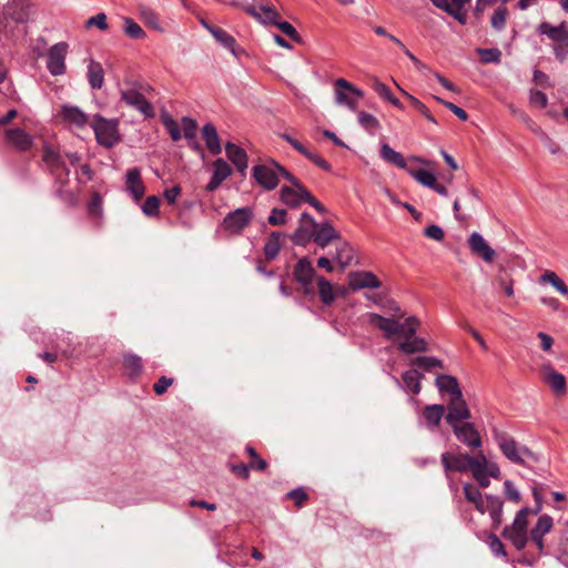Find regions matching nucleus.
<instances>
[{
  "label": "nucleus",
  "mask_w": 568,
  "mask_h": 568,
  "mask_svg": "<svg viewBox=\"0 0 568 568\" xmlns=\"http://www.w3.org/2000/svg\"><path fill=\"white\" fill-rule=\"evenodd\" d=\"M316 281L322 303L327 306L331 305L335 300L332 283L323 276L316 277Z\"/></svg>",
  "instance_id": "obj_41"
},
{
  "label": "nucleus",
  "mask_w": 568,
  "mask_h": 568,
  "mask_svg": "<svg viewBox=\"0 0 568 568\" xmlns=\"http://www.w3.org/2000/svg\"><path fill=\"white\" fill-rule=\"evenodd\" d=\"M91 128L98 144L106 149H112L121 142L118 119H105L100 114H95Z\"/></svg>",
  "instance_id": "obj_2"
},
{
  "label": "nucleus",
  "mask_w": 568,
  "mask_h": 568,
  "mask_svg": "<svg viewBox=\"0 0 568 568\" xmlns=\"http://www.w3.org/2000/svg\"><path fill=\"white\" fill-rule=\"evenodd\" d=\"M254 217L252 207L243 206L229 212L222 221L225 231L233 234H241L248 226Z\"/></svg>",
  "instance_id": "obj_7"
},
{
  "label": "nucleus",
  "mask_w": 568,
  "mask_h": 568,
  "mask_svg": "<svg viewBox=\"0 0 568 568\" xmlns=\"http://www.w3.org/2000/svg\"><path fill=\"white\" fill-rule=\"evenodd\" d=\"M487 499V513L493 521L495 529L499 528L503 523V508L504 501L499 496L486 495Z\"/></svg>",
  "instance_id": "obj_26"
},
{
  "label": "nucleus",
  "mask_w": 568,
  "mask_h": 568,
  "mask_svg": "<svg viewBox=\"0 0 568 568\" xmlns=\"http://www.w3.org/2000/svg\"><path fill=\"white\" fill-rule=\"evenodd\" d=\"M245 452L252 458V462L248 463V465L251 466L252 469H255L258 471H263L266 469V467H267L266 460H264L263 458H261L258 456L257 452L255 450V448L253 446L246 445Z\"/></svg>",
  "instance_id": "obj_54"
},
{
  "label": "nucleus",
  "mask_w": 568,
  "mask_h": 568,
  "mask_svg": "<svg viewBox=\"0 0 568 568\" xmlns=\"http://www.w3.org/2000/svg\"><path fill=\"white\" fill-rule=\"evenodd\" d=\"M316 271L307 256L301 257L293 267V280L297 284H304L308 281H314Z\"/></svg>",
  "instance_id": "obj_21"
},
{
  "label": "nucleus",
  "mask_w": 568,
  "mask_h": 568,
  "mask_svg": "<svg viewBox=\"0 0 568 568\" xmlns=\"http://www.w3.org/2000/svg\"><path fill=\"white\" fill-rule=\"evenodd\" d=\"M68 43L58 42L53 44L47 53V69L53 77L65 73V57L68 53Z\"/></svg>",
  "instance_id": "obj_8"
},
{
  "label": "nucleus",
  "mask_w": 568,
  "mask_h": 568,
  "mask_svg": "<svg viewBox=\"0 0 568 568\" xmlns=\"http://www.w3.org/2000/svg\"><path fill=\"white\" fill-rule=\"evenodd\" d=\"M488 545H489L491 552L495 556H500V557L507 556L504 544L500 541V539L496 535L491 534L489 536Z\"/></svg>",
  "instance_id": "obj_62"
},
{
  "label": "nucleus",
  "mask_w": 568,
  "mask_h": 568,
  "mask_svg": "<svg viewBox=\"0 0 568 568\" xmlns=\"http://www.w3.org/2000/svg\"><path fill=\"white\" fill-rule=\"evenodd\" d=\"M160 209V199L155 195L148 196L142 205V212L149 216H158Z\"/></svg>",
  "instance_id": "obj_55"
},
{
  "label": "nucleus",
  "mask_w": 568,
  "mask_h": 568,
  "mask_svg": "<svg viewBox=\"0 0 568 568\" xmlns=\"http://www.w3.org/2000/svg\"><path fill=\"white\" fill-rule=\"evenodd\" d=\"M458 442L469 448H479L483 445L481 437L473 423H463L452 427Z\"/></svg>",
  "instance_id": "obj_11"
},
{
  "label": "nucleus",
  "mask_w": 568,
  "mask_h": 568,
  "mask_svg": "<svg viewBox=\"0 0 568 568\" xmlns=\"http://www.w3.org/2000/svg\"><path fill=\"white\" fill-rule=\"evenodd\" d=\"M121 100L129 106L141 112L145 118L154 116L152 104L136 89L121 90Z\"/></svg>",
  "instance_id": "obj_9"
},
{
  "label": "nucleus",
  "mask_w": 568,
  "mask_h": 568,
  "mask_svg": "<svg viewBox=\"0 0 568 568\" xmlns=\"http://www.w3.org/2000/svg\"><path fill=\"white\" fill-rule=\"evenodd\" d=\"M280 138L286 141L295 151H297L300 154L304 155L306 159L312 161L320 169L326 172L332 171V165L323 156H321L317 153L311 152L291 134L283 132L280 134Z\"/></svg>",
  "instance_id": "obj_13"
},
{
  "label": "nucleus",
  "mask_w": 568,
  "mask_h": 568,
  "mask_svg": "<svg viewBox=\"0 0 568 568\" xmlns=\"http://www.w3.org/2000/svg\"><path fill=\"white\" fill-rule=\"evenodd\" d=\"M283 165L273 159H270L263 164H257L252 168V175L254 180L265 190L272 191L277 187L280 176L284 178Z\"/></svg>",
  "instance_id": "obj_4"
},
{
  "label": "nucleus",
  "mask_w": 568,
  "mask_h": 568,
  "mask_svg": "<svg viewBox=\"0 0 568 568\" xmlns=\"http://www.w3.org/2000/svg\"><path fill=\"white\" fill-rule=\"evenodd\" d=\"M345 90L346 89H343L342 87L335 85V101L337 104L346 105L348 109L354 111L356 109V102L349 99Z\"/></svg>",
  "instance_id": "obj_59"
},
{
  "label": "nucleus",
  "mask_w": 568,
  "mask_h": 568,
  "mask_svg": "<svg viewBox=\"0 0 568 568\" xmlns=\"http://www.w3.org/2000/svg\"><path fill=\"white\" fill-rule=\"evenodd\" d=\"M545 379L547 384L557 395H564L566 393V378L562 374L552 369L551 366H545Z\"/></svg>",
  "instance_id": "obj_32"
},
{
  "label": "nucleus",
  "mask_w": 568,
  "mask_h": 568,
  "mask_svg": "<svg viewBox=\"0 0 568 568\" xmlns=\"http://www.w3.org/2000/svg\"><path fill=\"white\" fill-rule=\"evenodd\" d=\"M373 88H374V91L381 98L385 99L386 101H388L390 104H393L397 109H400V110L404 109L402 102L397 98L394 97V94L392 93L390 89L385 83L379 82V81H375Z\"/></svg>",
  "instance_id": "obj_47"
},
{
  "label": "nucleus",
  "mask_w": 568,
  "mask_h": 568,
  "mask_svg": "<svg viewBox=\"0 0 568 568\" xmlns=\"http://www.w3.org/2000/svg\"><path fill=\"white\" fill-rule=\"evenodd\" d=\"M493 437L498 448L508 460L516 465L528 466L526 460L521 457V447L518 446V443L511 435L494 427Z\"/></svg>",
  "instance_id": "obj_5"
},
{
  "label": "nucleus",
  "mask_w": 568,
  "mask_h": 568,
  "mask_svg": "<svg viewBox=\"0 0 568 568\" xmlns=\"http://www.w3.org/2000/svg\"><path fill=\"white\" fill-rule=\"evenodd\" d=\"M477 54L480 58L483 63H500L501 61V51L498 48H478L476 49Z\"/></svg>",
  "instance_id": "obj_52"
},
{
  "label": "nucleus",
  "mask_w": 568,
  "mask_h": 568,
  "mask_svg": "<svg viewBox=\"0 0 568 568\" xmlns=\"http://www.w3.org/2000/svg\"><path fill=\"white\" fill-rule=\"evenodd\" d=\"M162 122L173 141L181 140V138H182L181 129L171 116H169V115L164 116Z\"/></svg>",
  "instance_id": "obj_58"
},
{
  "label": "nucleus",
  "mask_w": 568,
  "mask_h": 568,
  "mask_svg": "<svg viewBox=\"0 0 568 568\" xmlns=\"http://www.w3.org/2000/svg\"><path fill=\"white\" fill-rule=\"evenodd\" d=\"M405 339L397 344V349L405 354L412 355L415 353H425L429 349L428 343L425 338L416 336H404Z\"/></svg>",
  "instance_id": "obj_24"
},
{
  "label": "nucleus",
  "mask_w": 568,
  "mask_h": 568,
  "mask_svg": "<svg viewBox=\"0 0 568 568\" xmlns=\"http://www.w3.org/2000/svg\"><path fill=\"white\" fill-rule=\"evenodd\" d=\"M554 527V520L549 515H541L535 526L531 528L529 535L544 537Z\"/></svg>",
  "instance_id": "obj_46"
},
{
  "label": "nucleus",
  "mask_w": 568,
  "mask_h": 568,
  "mask_svg": "<svg viewBox=\"0 0 568 568\" xmlns=\"http://www.w3.org/2000/svg\"><path fill=\"white\" fill-rule=\"evenodd\" d=\"M280 199L283 204L291 209H297L301 206V201L298 197V191L295 186L284 185L280 190Z\"/></svg>",
  "instance_id": "obj_39"
},
{
  "label": "nucleus",
  "mask_w": 568,
  "mask_h": 568,
  "mask_svg": "<svg viewBox=\"0 0 568 568\" xmlns=\"http://www.w3.org/2000/svg\"><path fill=\"white\" fill-rule=\"evenodd\" d=\"M435 384L439 393H447L450 398L459 399L463 395L457 378L452 375H438L435 379Z\"/></svg>",
  "instance_id": "obj_25"
},
{
  "label": "nucleus",
  "mask_w": 568,
  "mask_h": 568,
  "mask_svg": "<svg viewBox=\"0 0 568 568\" xmlns=\"http://www.w3.org/2000/svg\"><path fill=\"white\" fill-rule=\"evenodd\" d=\"M275 27H277L284 34L291 38L295 42L301 41V36L296 31V29L287 21H282L281 19L276 22Z\"/></svg>",
  "instance_id": "obj_61"
},
{
  "label": "nucleus",
  "mask_w": 568,
  "mask_h": 568,
  "mask_svg": "<svg viewBox=\"0 0 568 568\" xmlns=\"http://www.w3.org/2000/svg\"><path fill=\"white\" fill-rule=\"evenodd\" d=\"M537 31L542 36H547L556 43L568 42V27L565 21L557 27L550 24L549 22H541L538 26Z\"/></svg>",
  "instance_id": "obj_23"
},
{
  "label": "nucleus",
  "mask_w": 568,
  "mask_h": 568,
  "mask_svg": "<svg viewBox=\"0 0 568 568\" xmlns=\"http://www.w3.org/2000/svg\"><path fill=\"white\" fill-rule=\"evenodd\" d=\"M341 234L329 222L317 223L314 227V242L321 248L326 247L332 241L339 240Z\"/></svg>",
  "instance_id": "obj_20"
},
{
  "label": "nucleus",
  "mask_w": 568,
  "mask_h": 568,
  "mask_svg": "<svg viewBox=\"0 0 568 568\" xmlns=\"http://www.w3.org/2000/svg\"><path fill=\"white\" fill-rule=\"evenodd\" d=\"M507 17H508L507 7H505V6L498 7L494 11L491 19H490V24H491L493 29L498 32L503 31L506 27Z\"/></svg>",
  "instance_id": "obj_51"
},
{
  "label": "nucleus",
  "mask_w": 568,
  "mask_h": 568,
  "mask_svg": "<svg viewBox=\"0 0 568 568\" xmlns=\"http://www.w3.org/2000/svg\"><path fill=\"white\" fill-rule=\"evenodd\" d=\"M123 366L130 381H136L143 371L142 358L135 354L128 353L123 355Z\"/></svg>",
  "instance_id": "obj_28"
},
{
  "label": "nucleus",
  "mask_w": 568,
  "mask_h": 568,
  "mask_svg": "<svg viewBox=\"0 0 568 568\" xmlns=\"http://www.w3.org/2000/svg\"><path fill=\"white\" fill-rule=\"evenodd\" d=\"M478 460V454L470 456L468 453L452 454L445 452L440 455V462L444 467L446 477H449V473H467L471 471L473 467L476 466Z\"/></svg>",
  "instance_id": "obj_6"
},
{
  "label": "nucleus",
  "mask_w": 568,
  "mask_h": 568,
  "mask_svg": "<svg viewBox=\"0 0 568 568\" xmlns=\"http://www.w3.org/2000/svg\"><path fill=\"white\" fill-rule=\"evenodd\" d=\"M4 139L7 143L21 152L30 150L33 145V138L21 128L6 130Z\"/></svg>",
  "instance_id": "obj_15"
},
{
  "label": "nucleus",
  "mask_w": 568,
  "mask_h": 568,
  "mask_svg": "<svg viewBox=\"0 0 568 568\" xmlns=\"http://www.w3.org/2000/svg\"><path fill=\"white\" fill-rule=\"evenodd\" d=\"M333 260L338 263L341 271H344L353 264L355 260V251L347 242H342L336 246Z\"/></svg>",
  "instance_id": "obj_30"
},
{
  "label": "nucleus",
  "mask_w": 568,
  "mask_h": 568,
  "mask_svg": "<svg viewBox=\"0 0 568 568\" xmlns=\"http://www.w3.org/2000/svg\"><path fill=\"white\" fill-rule=\"evenodd\" d=\"M214 39L225 49L230 50L231 53L235 57L239 55L236 41L233 36L226 32L224 29H220V31L214 32Z\"/></svg>",
  "instance_id": "obj_45"
},
{
  "label": "nucleus",
  "mask_w": 568,
  "mask_h": 568,
  "mask_svg": "<svg viewBox=\"0 0 568 568\" xmlns=\"http://www.w3.org/2000/svg\"><path fill=\"white\" fill-rule=\"evenodd\" d=\"M468 247L473 255L480 257L486 263H491L495 257V250L488 244L478 232H473L468 237Z\"/></svg>",
  "instance_id": "obj_12"
},
{
  "label": "nucleus",
  "mask_w": 568,
  "mask_h": 568,
  "mask_svg": "<svg viewBox=\"0 0 568 568\" xmlns=\"http://www.w3.org/2000/svg\"><path fill=\"white\" fill-rule=\"evenodd\" d=\"M182 130L186 140H194L196 138L197 123L194 119L184 116L182 118Z\"/></svg>",
  "instance_id": "obj_57"
},
{
  "label": "nucleus",
  "mask_w": 568,
  "mask_h": 568,
  "mask_svg": "<svg viewBox=\"0 0 568 568\" xmlns=\"http://www.w3.org/2000/svg\"><path fill=\"white\" fill-rule=\"evenodd\" d=\"M471 417L470 409L464 399V396L459 399L450 398L447 405V414L445 416L447 424L453 427L462 424L463 420H467Z\"/></svg>",
  "instance_id": "obj_10"
},
{
  "label": "nucleus",
  "mask_w": 568,
  "mask_h": 568,
  "mask_svg": "<svg viewBox=\"0 0 568 568\" xmlns=\"http://www.w3.org/2000/svg\"><path fill=\"white\" fill-rule=\"evenodd\" d=\"M434 99L442 103L443 105H445L448 110H450L459 120L462 121H467L468 120V114L467 112L462 109L460 106L454 104L453 102H449V101H446L439 97H436L434 95Z\"/></svg>",
  "instance_id": "obj_60"
},
{
  "label": "nucleus",
  "mask_w": 568,
  "mask_h": 568,
  "mask_svg": "<svg viewBox=\"0 0 568 568\" xmlns=\"http://www.w3.org/2000/svg\"><path fill=\"white\" fill-rule=\"evenodd\" d=\"M530 515L529 507L520 508L511 525L505 526L501 535L504 538L511 541L517 550H524L528 544V516Z\"/></svg>",
  "instance_id": "obj_3"
},
{
  "label": "nucleus",
  "mask_w": 568,
  "mask_h": 568,
  "mask_svg": "<svg viewBox=\"0 0 568 568\" xmlns=\"http://www.w3.org/2000/svg\"><path fill=\"white\" fill-rule=\"evenodd\" d=\"M496 282L504 290L506 296H514V281L504 267H500L496 275Z\"/></svg>",
  "instance_id": "obj_53"
},
{
  "label": "nucleus",
  "mask_w": 568,
  "mask_h": 568,
  "mask_svg": "<svg viewBox=\"0 0 568 568\" xmlns=\"http://www.w3.org/2000/svg\"><path fill=\"white\" fill-rule=\"evenodd\" d=\"M470 473L480 487L487 488L490 485V476L486 470V455L483 450L478 452V460Z\"/></svg>",
  "instance_id": "obj_33"
},
{
  "label": "nucleus",
  "mask_w": 568,
  "mask_h": 568,
  "mask_svg": "<svg viewBox=\"0 0 568 568\" xmlns=\"http://www.w3.org/2000/svg\"><path fill=\"white\" fill-rule=\"evenodd\" d=\"M348 286L352 291L379 288L382 282L369 271H355L348 274Z\"/></svg>",
  "instance_id": "obj_14"
},
{
  "label": "nucleus",
  "mask_w": 568,
  "mask_h": 568,
  "mask_svg": "<svg viewBox=\"0 0 568 568\" xmlns=\"http://www.w3.org/2000/svg\"><path fill=\"white\" fill-rule=\"evenodd\" d=\"M232 174V169L227 162L221 158L213 162V174L205 186L207 192H214Z\"/></svg>",
  "instance_id": "obj_16"
},
{
  "label": "nucleus",
  "mask_w": 568,
  "mask_h": 568,
  "mask_svg": "<svg viewBox=\"0 0 568 568\" xmlns=\"http://www.w3.org/2000/svg\"><path fill=\"white\" fill-rule=\"evenodd\" d=\"M463 491H464L465 498L471 504L475 501H479L480 497H483L480 490L475 485H473L470 483H466L463 486Z\"/></svg>",
  "instance_id": "obj_64"
},
{
  "label": "nucleus",
  "mask_w": 568,
  "mask_h": 568,
  "mask_svg": "<svg viewBox=\"0 0 568 568\" xmlns=\"http://www.w3.org/2000/svg\"><path fill=\"white\" fill-rule=\"evenodd\" d=\"M88 81L92 89H101L104 82V71L99 62L90 61L88 65Z\"/></svg>",
  "instance_id": "obj_36"
},
{
  "label": "nucleus",
  "mask_w": 568,
  "mask_h": 568,
  "mask_svg": "<svg viewBox=\"0 0 568 568\" xmlns=\"http://www.w3.org/2000/svg\"><path fill=\"white\" fill-rule=\"evenodd\" d=\"M367 316L368 322L383 331L385 337L388 339L395 335L413 337L417 332V327L420 325V321L416 316L407 317L404 323L394 318L384 317L377 313H368Z\"/></svg>",
  "instance_id": "obj_1"
},
{
  "label": "nucleus",
  "mask_w": 568,
  "mask_h": 568,
  "mask_svg": "<svg viewBox=\"0 0 568 568\" xmlns=\"http://www.w3.org/2000/svg\"><path fill=\"white\" fill-rule=\"evenodd\" d=\"M445 414V406L432 404L424 407L423 417L428 429L434 430L440 423Z\"/></svg>",
  "instance_id": "obj_27"
},
{
  "label": "nucleus",
  "mask_w": 568,
  "mask_h": 568,
  "mask_svg": "<svg viewBox=\"0 0 568 568\" xmlns=\"http://www.w3.org/2000/svg\"><path fill=\"white\" fill-rule=\"evenodd\" d=\"M410 366L420 367L426 372H432L434 368H444L442 359L435 356H416L410 359Z\"/></svg>",
  "instance_id": "obj_38"
},
{
  "label": "nucleus",
  "mask_w": 568,
  "mask_h": 568,
  "mask_svg": "<svg viewBox=\"0 0 568 568\" xmlns=\"http://www.w3.org/2000/svg\"><path fill=\"white\" fill-rule=\"evenodd\" d=\"M202 135L205 145L213 155L222 152L221 141L216 128L212 123H206L202 129Z\"/></svg>",
  "instance_id": "obj_31"
},
{
  "label": "nucleus",
  "mask_w": 568,
  "mask_h": 568,
  "mask_svg": "<svg viewBox=\"0 0 568 568\" xmlns=\"http://www.w3.org/2000/svg\"><path fill=\"white\" fill-rule=\"evenodd\" d=\"M124 22V33L133 40L144 39L146 37L145 31L133 19L125 17L123 18Z\"/></svg>",
  "instance_id": "obj_48"
},
{
  "label": "nucleus",
  "mask_w": 568,
  "mask_h": 568,
  "mask_svg": "<svg viewBox=\"0 0 568 568\" xmlns=\"http://www.w3.org/2000/svg\"><path fill=\"white\" fill-rule=\"evenodd\" d=\"M260 10L262 11V13H260L254 6H245L244 8V11L247 14H250L251 17L255 18L264 24L275 26L281 18L278 11L272 6L262 4L260 7Z\"/></svg>",
  "instance_id": "obj_22"
},
{
  "label": "nucleus",
  "mask_w": 568,
  "mask_h": 568,
  "mask_svg": "<svg viewBox=\"0 0 568 568\" xmlns=\"http://www.w3.org/2000/svg\"><path fill=\"white\" fill-rule=\"evenodd\" d=\"M287 222V211L285 209H278L274 207L272 209L268 217L267 223L277 226V225H285Z\"/></svg>",
  "instance_id": "obj_56"
},
{
  "label": "nucleus",
  "mask_w": 568,
  "mask_h": 568,
  "mask_svg": "<svg viewBox=\"0 0 568 568\" xmlns=\"http://www.w3.org/2000/svg\"><path fill=\"white\" fill-rule=\"evenodd\" d=\"M283 173H284V179L297 189L301 204L303 202H306L310 204L311 201L314 199V196L310 193V191L290 171L283 170Z\"/></svg>",
  "instance_id": "obj_42"
},
{
  "label": "nucleus",
  "mask_w": 568,
  "mask_h": 568,
  "mask_svg": "<svg viewBox=\"0 0 568 568\" xmlns=\"http://www.w3.org/2000/svg\"><path fill=\"white\" fill-rule=\"evenodd\" d=\"M408 173L422 185L427 186L429 189H432V186H435L436 178L430 171H427L425 169H409Z\"/></svg>",
  "instance_id": "obj_49"
},
{
  "label": "nucleus",
  "mask_w": 568,
  "mask_h": 568,
  "mask_svg": "<svg viewBox=\"0 0 568 568\" xmlns=\"http://www.w3.org/2000/svg\"><path fill=\"white\" fill-rule=\"evenodd\" d=\"M43 161L49 165L52 172L62 170L65 178L69 176V169L65 166L61 155L50 146L43 150Z\"/></svg>",
  "instance_id": "obj_35"
},
{
  "label": "nucleus",
  "mask_w": 568,
  "mask_h": 568,
  "mask_svg": "<svg viewBox=\"0 0 568 568\" xmlns=\"http://www.w3.org/2000/svg\"><path fill=\"white\" fill-rule=\"evenodd\" d=\"M540 281L549 283L560 294H562L564 296H566L568 298V286L555 272L546 271L541 275Z\"/></svg>",
  "instance_id": "obj_44"
},
{
  "label": "nucleus",
  "mask_w": 568,
  "mask_h": 568,
  "mask_svg": "<svg viewBox=\"0 0 568 568\" xmlns=\"http://www.w3.org/2000/svg\"><path fill=\"white\" fill-rule=\"evenodd\" d=\"M424 378V375L419 373L416 368H410L403 373L402 375V382L393 376L394 382L399 388H404L406 390H409L414 395H418L422 390V379Z\"/></svg>",
  "instance_id": "obj_18"
},
{
  "label": "nucleus",
  "mask_w": 568,
  "mask_h": 568,
  "mask_svg": "<svg viewBox=\"0 0 568 568\" xmlns=\"http://www.w3.org/2000/svg\"><path fill=\"white\" fill-rule=\"evenodd\" d=\"M529 102L539 109H544L548 104V98L539 90H530Z\"/></svg>",
  "instance_id": "obj_63"
},
{
  "label": "nucleus",
  "mask_w": 568,
  "mask_h": 568,
  "mask_svg": "<svg viewBox=\"0 0 568 568\" xmlns=\"http://www.w3.org/2000/svg\"><path fill=\"white\" fill-rule=\"evenodd\" d=\"M284 236L285 234L278 231H274L270 234L263 247V252L267 261H273L277 257L282 248L281 239Z\"/></svg>",
  "instance_id": "obj_34"
},
{
  "label": "nucleus",
  "mask_w": 568,
  "mask_h": 568,
  "mask_svg": "<svg viewBox=\"0 0 568 568\" xmlns=\"http://www.w3.org/2000/svg\"><path fill=\"white\" fill-rule=\"evenodd\" d=\"M358 123L369 134H375L381 129V123L376 116L365 111H359L357 114Z\"/></svg>",
  "instance_id": "obj_43"
},
{
  "label": "nucleus",
  "mask_w": 568,
  "mask_h": 568,
  "mask_svg": "<svg viewBox=\"0 0 568 568\" xmlns=\"http://www.w3.org/2000/svg\"><path fill=\"white\" fill-rule=\"evenodd\" d=\"M399 90L409 100V102L412 103V105L414 106V109L416 111H418L423 116H425V119L427 121H429L434 124H437L436 119L432 115L429 109L422 101H419L417 98L409 94L407 91L403 90L402 88H399Z\"/></svg>",
  "instance_id": "obj_50"
},
{
  "label": "nucleus",
  "mask_w": 568,
  "mask_h": 568,
  "mask_svg": "<svg viewBox=\"0 0 568 568\" xmlns=\"http://www.w3.org/2000/svg\"><path fill=\"white\" fill-rule=\"evenodd\" d=\"M125 187L134 201L139 202L145 193V186L141 178V171L138 168H132L126 171Z\"/></svg>",
  "instance_id": "obj_17"
},
{
  "label": "nucleus",
  "mask_w": 568,
  "mask_h": 568,
  "mask_svg": "<svg viewBox=\"0 0 568 568\" xmlns=\"http://www.w3.org/2000/svg\"><path fill=\"white\" fill-rule=\"evenodd\" d=\"M61 115L65 121L78 128H84L89 121L88 115L80 108L73 105H63Z\"/></svg>",
  "instance_id": "obj_29"
},
{
  "label": "nucleus",
  "mask_w": 568,
  "mask_h": 568,
  "mask_svg": "<svg viewBox=\"0 0 568 568\" xmlns=\"http://www.w3.org/2000/svg\"><path fill=\"white\" fill-rule=\"evenodd\" d=\"M381 156L386 162H389L399 169H406V166H407V163H406V160L404 159V156L399 152L392 149L386 143H384L381 148Z\"/></svg>",
  "instance_id": "obj_40"
},
{
  "label": "nucleus",
  "mask_w": 568,
  "mask_h": 568,
  "mask_svg": "<svg viewBox=\"0 0 568 568\" xmlns=\"http://www.w3.org/2000/svg\"><path fill=\"white\" fill-rule=\"evenodd\" d=\"M225 153L227 159L233 163L237 171L242 175H245L248 166V158L246 151L233 142H227L225 144Z\"/></svg>",
  "instance_id": "obj_19"
},
{
  "label": "nucleus",
  "mask_w": 568,
  "mask_h": 568,
  "mask_svg": "<svg viewBox=\"0 0 568 568\" xmlns=\"http://www.w3.org/2000/svg\"><path fill=\"white\" fill-rule=\"evenodd\" d=\"M291 240L294 245L305 247L311 241H314V229L305 224H300L291 235Z\"/></svg>",
  "instance_id": "obj_37"
}]
</instances>
